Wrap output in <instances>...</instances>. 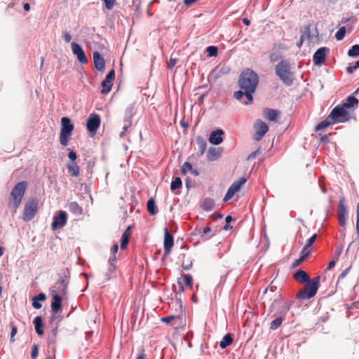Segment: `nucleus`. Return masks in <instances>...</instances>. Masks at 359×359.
Here are the masks:
<instances>
[{
	"label": "nucleus",
	"instance_id": "f257e3e1",
	"mask_svg": "<svg viewBox=\"0 0 359 359\" xmlns=\"http://www.w3.org/2000/svg\"><path fill=\"white\" fill-rule=\"evenodd\" d=\"M259 76L252 69L247 68L241 73L238 85L241 89L245 90V96L247 98L245 102H243L244 105H249L253 102V93L255 92L259 83Z\"/></svg>",
	"mask_w": 359,
	"mask_h": 359
},
{
	"label": "nucleus",
	"instance_id": "f03ea898",
	"mask_svg": "<svg viewBox=\"0 0 359 359\" xmlns=\"http://www.w3.org/2000/svg\"><path fill=\"white\" fill-rule=\"evenodd\" d=\"M275 73L286 86H290L294 80V74L289 60H281L275 67Z\"/></svg>",
	"mask_w": 359,
	"mask_h": 359
},
{
	"label": "nucleus",
	"instance_id": "7ed1b4c3",
	"mask_svg": "<svg viewBox=\"0 0 359 359\" xmlns=\"http://www.w3.org/2000/svg\"><path fill=\"white\" fill-rule=\"evenodd\" d=\"M320 277L317 276L311 281L305 283V286L297 293L296 298L299 300H306L313 297L320 287Z\"/></svg>",
	"mask_w": 359,
	"mask_h": 359
},
{
	"label": "nucleus",
	"instance_id": "20e7f679",
	"mask_svg": "<svg viewBox=\"0 0 359 359\" xmlns=\"http://www.w3.org/2000/svg\"><path fill=\"white\" fill-rule=\"evenodd\" d=\"M27 187V182L26 181L18 182L14 186L11 190L8 201V206L10 208L16 210L19 207L25 195Z\"/></svg>",
	"mask_w": 359,
	"mask_h": 359
},
{
	"label": "nucleus",
	"instance_id": "39448f33",
	"mask_svg": "<svg viewBox=\"0 0 359 359\" xmlns=\"http://www.w3.org/2000/svg\"><path fill=\"white\" fill-rule=\"evenodd\" d=\"M58 280L55 284L50 288V294H57L58 295L65 296L67 294L69 281V275L66 273H60L58 274Z\"/></svg>",
	"mask_w": 359,
	"mask_h": 359
},
{
	"label": "nucleus",
	"instance_id": "423d86ee",
	"mask_svg": "<svg viewBox=\"0 0 359 359\" xmlns=\"http://www.w3.org/2000/svg\"><path fill=\"white\" fill-rule=\"evenodd\" d=\"M74 126L69 117L64 116L61 118V129L60 133V142L62 146H67L69 137L72 135Z\"/></svg>",
	"mask_w": 359,
	"mask_h": 359
},
{
	"label": "nucleus",
	"instance_id": "0eeeda50",
	"mask_svg": "<svg viewBox=\"0 0 359 359\" xmlns=\"http://www.w3.org/2000/svg\"><path fill=\"white\" fill-rule=\"evenodd\" d=\"M328 116L334 123H344L348 120V112L343 106H336Z\"/></svg>",
	"mask_w": 359,
	"mask_h": 359
},
{
	"label": "nucleus",
	"instance_id": "6e6552de",
	"mask_svg": "<svg viewBox=\"0 0 359 359\" xmlns=\"http://www.w3.org/2000/svg\"><path fill=\"white\" fill-rule=\"evenodd\" d=\"M38 200L36 198H29L24 207L23 219L26 222L31 221L37 212Z\"/></svg>",
	"mask_w": 359,
	"mask_h": 359
},
{
	"label": "nucleus",
	"instance_id": "1a4fd4ad",
	"mask_svg": "<svg viewBox=\"0 0 359 359\" xmlns=\"http://www.w3.org/2000/svg\"><path fill=\"white\" fill-rule=\"evenodd\" d=\"M135 114V107L133 105H129L125 111L123 130L120 133V137L123 138L125 136L126 132L131 126L133 123V117Z\"/></svg>",
	"mask_w": 359,
	"mask_h": 359
},
{
	"label": "nucleus",
	"instance_id": "9d476101",
	"mask_svg": "<svg viewBox=\"0 0 359 359\" xmlns=\"http://www.w3.org/2000/svg\"><path fill=\"white\" fill-rule=\"evenodd\" d=\"M67 221V214L64 210H60L57 215L53 217V221L51 224L52 230L55 231L57 229L62 228Z\"/></svg>",
	"mask_w": 359,
	"mask_h": 359
},
{
	"label": "nucleus",
	"instance_id": "9b49d317",
	"mask_svg": "<svg viewBox=\"0 0 359 359\" xmlns=\"http://www.w3.org/2000/svg\"><path fill=\"white\" fill-rule=\"evenodd\" d=\"M255 133L253 139L255 141H259L269 130L267 124L262 120H257L254 124Z\"/></svg>",
	"mask_w": 359,
	"mask_h": 359
},
{
	"label": "nucleus",
	"instance_id": "f8f14e48",
	"mask_svg": "<svg viewBox=\"0 0 359 359\" xmlns=\"http://www.w3.org/2000/svg\"><path fill=\"white\" fill-rule=\"evenodd\" d=\"M337 217L339 225L341 227H344L348 217V210L345 205L344 198L343 197L341 198L339 201Z\"/></svg>",
	"mask_w": 359,
	"mask_h": 359
},
{
	"label": "nucleus",
	"instance_id": "ddd939ff",
	"mask_svg": "<svg viewBox=\"0 0 359 359\" xmlns=\"http://www.w3.org/2000/svg\"><path fill=\"white\" fill-rule=\"evenodd\" d=\"M101 119L98 114H91L86 123V128L88 132L95 133L100 126Z\"/></svg>",
	"mask_w": 359,
	"mask_h": 359
},
{
	"label": "nucleus",
	"instance_id": "4468645a",
	"mask_svg": "<svg viewBox=\"0 0 359 359\" xmlns=\"http://www.w3.org/2000/svg\"><path fill=\"white\" fill-rule=\"evenodd\" d=\"M116 257L111 256L108 259V268L104 273V280L108 281L116 276Z\"/></svg>",
	"mask_w": 359,
	"mask_h": 359
},
{
	"label": "nucleus",
	"instance_id": "2eb2a0df",
	"mask_svg": "<svg viewBox=\"0 0 359 359\" xmlns=\"http://www.w3.org/2000/svg\"><path fill=\"white\" fill-rule=\"evenodd\" d=\"M72 50L73 54L76 56L77 60L81 64L85 65L88 62L86 53L79 44L76 42H72Z\"/></svg>",
	"mask_w": 359,
	"mask_h": 359
},
{
	"label": "nucleus",
	"instance_id": "dca6fc26",
	"mask_svg": "<svg viewBox=\"0 0 359 359\" xmlns=\"http://www.w3.org/2000/svg\"><path fill=\"white\" fill-rule=\"evenodd\" d=\"M329 48L327 47H320L315 52L313 55V61L316 65H322L326 58V55L329 52Z\"/></svg>",
	"mask_w": 359,
	"mask_h": 359
},
{
	"label": "nucleus",
	"instance_id": "f3484780",
	"mask_svg": "<svg viewBox=\"0 0 359 359\" xmlns=\"http://www.w3.org/2000/svg\"><path fill=\"white\" fill-rule=\"evenodd\" d=\"M53 301L51 302V320H53L56 314L61 309L62 297L57 294H50Z\"/></svg>",
	"mask_w": 359,
	"mask_h": 359
},
{
	"label": "nucleus",
	"instance_id": "a211bd4d",
	"mask_svg": "<svg viewBox=\"0 0 359 359\" xmlns=\"http://www.w3.org/2000/svg\"><path fill=\"white\" fill-rule=\"evenodd\" d=\"M174 245V237L169 232L168 228H164V241H163V247H164V253L165 255H168L170 252L171 248Z\"/></svg>",
	"mask_w": 359,
	"mask_h": 359
},
{
	"label": "nucleus",
	"instance_id": "6ab92c4d",
	"mask_svg": "<svg viewBox=\"0 0 359 359\" xmlns=\"http://www.w3.org/2000/svg\"><path fill=\"white\" fill-rule=\"evenodd\" d=\"M94 66L95 69L101 72L105 69V60L98 51H95L93 55Z\"/></svg>",
	"mask_w": 359,
	"mask_h": 359
},
{
	"label": "nucleus",
	"instance_id": "aec40b11",
	"mask_svg": "<svg viewBox=\"0 0 359 359\" xmlns=\"http://www.w3.org/2000/svg\"><path fill=\"white\" fill-rule=\"evenodd\" d=\"M224 134V132L222 129L215 130L210 133L208 140L212 144L219 145L223 142Z\"/></svg>",
	"mask_w": 359,
	"mask_h": 359
},
{
	"label": "nucleus",
	"instance_id": "412c9836",
	"mask_svg": "<svg viewBox=\"0 0 359 359\" xmlns=\"http://www.w3.org/2000/svg\"><path fill=\"white\" fill-rule=\"evenodd\" d=\"M231 71V67L228 65H219L216 67L211 72V76L214 80H217L222 76L228 74Z\"/></svg>",
	"mask_w": 359,
	"mask_h": 359
},
{
	"label": "nucleus",
	"instance_id": "4be33fe9",
	"mask_svg": "<svg viewBox=\"0 0 359 359\" xmlns=\"http://www.w3.org/2000/svg\"><path fill=\"white\" fill-rule=\"evenodd\" d=\"M294 278L299 283H306L307 282L311 281L309 279V276L305 271L299 269L296 271L293 275Z\"/></svg>",
	"mask_w": 359,
	"mask_h": 359
},
{
	"label": "nucleus",
	"instance_id": "5701e85b",
	"mask_svg": "<svg viewBox=\"0 0 359 359\" xmlns=\"http://www.w3.org/2000/svg\"><path fill=\"white\" fill-rule=\"evenodd\" d=\"M196 143L198 147V151L197 154L198 156L203 155L207 148V142L206 140L201 136H198L196 137Z\"/></svg>",
	"mask_w": 359,
	"mask_h": 359
},
{
	"label": "nucleus",
	"instance_id": "b1692460",
	"mask_svg": "<svg viewBox=\"0 0 359 359\" xmlns=\"http://www.w3.org/2000/svg\"><path fill=\"white\" fill-rule=\"evenodd\" d=\"M33 323L34 325V328H35L36 332L39 335L43 334V333H44L43 330V323L42 317L41 316H38L35 317L34 319Z\"/></svg>",
	"mask_w": 359,
	"mask_h": 359
},
{
	"label": "nucleus",
	"instance_id": "393cba45",
	"mask_svg": "<svg viewBox=\"0 0 359 359\" xmlns=\"http://www.w3.org/2000/svg\"><path fill=\"white\" fill-rule=\"evenodd\" d=\"M67 170L71 176L78 177L80 174V168L76 162L68 163Z\"/></svg>",
	"mask_w": 359,
	"mask_h": 359
},
{
	"label": "nucleus",
	"instance_id": "a878e982",
	"mask_svg": "<svg viewBox=\"0 0 359 359\" xmlns=\"http://www.w3.org/2000/svg\"><path fill=\"white\" fill-rule=\"evenodd\" d=\"M46 297L44 293H39L37 295H35L32 299V306L36 309H39L41 308L42 305L40 303L41 301H44Z\"/></svg>",
	"mask_w": 359,
	"mask_h": 359
},
{
	"label": "nucleus",
	"instance_id": "bb28decb",
	"mask_svg": "<svg viewBox=\"0 0 359 359\" xmlns=\"http://www.w3.org/2000/svg\"><path fill=\"white\" fill-rule=\"evenodd\" d=\"M215 203L212 198H205L203 200L201 207L205 211H210V210H213V208H215Z\"/></svg>",
	"mask_w": 359,
	"mask_h": 359
},
{
	"label": "nucleus",
	"instance_id": "cd10ccee",
	"mask_svg": "<svg viewBox=\"0 0 359 359\" xmlns=\"http://www.w3.org/2000/svg\"><path fill=\"white\" fill-rule=\"evenodd\" d=\"M279 116L278 110L273 109H267L265 111V117L271 121H277Z\"/></svg>",
	"mask_w": 359,
	"mask_h": 359
},
{
	"label": "nucleus",
	"instance_id": "c85d7f7f",
	"mask_svg": "<svg viewBox=\"0 0 359 359\" xmlns=\"http://www.w3.org/2000/svg\"><path fill=\"white\" fill-rule=\"evenodd\" d=\"M233 340V339L231 334H226L219 342L220 348L222 349L226 348L227 346H230L232 344Z\"/></svg>",
	"mask_w": 359,
	"mask_h": 359
},
{
	"label": "nucleus",
	"instance_id": "c756f323",
	"mask_svg": "<svg viewBox=\"0 0 359 359\" xmlns=\"http://www.w3.org/2000/svg\"><path fill=\"white\" fill-rule=\"evenodd\" d=\"M177 283L179 286V290L178 292H176V301L177 304H179L180 307L182 308V293L184 291V287L181 278H178Z\"/></svg>",
	"mask_w": 359,
	"mask_h": 359
},
{
	"label": "nucleus",
	"instance_id": "7c9ffc66",
	"mask_svg": "<svg viewBox=\"0 0 359 359\" xmlns=\"http://www.w3.org/2000/svg\"><path fill=\"white\" fill-rule=\"evenodd\" d=\"M147 208L149 213L151 215H155L158 212V208L156 205L154 198H150L147 202Z\"/></svg>",
	"mask_w": 359,
	"mask_h": 359
},
{
	"label": "nucleus",
	"instance_id": "2f4dec72",
	"mask_svg": "<svg viewBox=\"0 0 359 359\" xmlns=\"http://www.w3.org/2000/svg\"><path fill=\"white\" fill-rule=\"evenodd\" d=\"M220 155L221 153L218 149L210 147L207 153V158L209 161H215L219 158Z\"/></svg>",
	"mask_w": 359,
	"mask_h": 359
},
{
	"label": "nucleus",
	"instance_id": "473e14b6",
	"mask_svg": "<svg viewBox=\"0 0 359 359\" xmlns=\"http://www.w3.org/2000/svg\"><path fill=\"white\" fill-rule=\"evenodd\" d=\"M359 102L358 100L353 95H350L347 97L346 102L344 103L343 107L346 109H350L354 105L358 104Z\"/></svg>",
	"mask_w": 359,
	"mask_h": 359
},
{
	"label": "nucleus",
	"instance_id": "72a5a7b5",
	"mask_svg": "<svg viewBox=\"0 0 359 359\" xmlns=\"http://www.w3.org/2000/svg\"><path fill=\"white\" fill-rule=\"evenodd\" d=\"M332 124L334 123L332 122L331 118H329V116H327V117L325 120H323V121L316 125L315 129L316 131H318L327 128L329 126Z\"/></svg>",
	"mask_w": 359,
	"mask_h": 359
},
{
	"label": "nucleus",
	"instance_id": "f704fd0d",
	"mask_svg": "<svg viewBox=\"0 0 359 359\" xmlns=\"http://www.w3.org/2000/svg\"><path fill=\"white\" fill-rule=\"evenodd\" d=\"M247 182V179L244 177H241L239 180L233 182L230 187L235 189L237 192L241 189V187Z\"/></svg>",
	"mask_w": 359,
	"mask_h": 359
},
{
	"label": "nucleus",
	"instance_id": "c9c22d12",
	"mask_svg": "<svg viewBox=\"0 0 359 359\" xmlns=\"http://www.w3.org/2000/svg\"><path fill=\"white\" fill-rule=\"evenodd\" d=\"M182 182L180 177H175L170 184V189L175 191L182 187Z\"/></svg>",
	"mask_w": 359,
	"mask_h": 359
},
{
	"label": "nucleus",
	"instance_id": "e433bc0d",
	"mask_svg": "<svg viewBox=\"0 0 359 359\" xmlns=\"http://www.w3.org/2000/svg\"><path fill=\"white\" fill-rule=\"evenodd\" d=\"M69 210L72 212L79 215L82 212V208L76 202H72L69 205Z\"/></svg>",
	"mask_w": 359,
	"mask_h": 359
},
{
	"label": "nucleus",
	"instance_id": "4c0bfd02",
	"mask_svg": "<svg viewBox=\"0 0 359 359\" xmlns=\"http://www.w3.org/2000/svg\"><path fill=\"white\" fill-rule=\"evenodd\" d=\"M283 320V318L281 316L276 318L273 320L271 321L270 324V329L272 330H277L281 325Z\"/></svg>",
	"mask_w": 359,
	"mask_h": 359
},
{
	"label": "nucleus",
	"instance_id": "58836bf2",
	"mask_svg": "<svg viewBox=\"0 0 359 359\" xmlns=\"http://www.w3.org/2000/svg\"><path fill=\"white\" fill-rule=\"evenodd\" d=\"M101 86H102L101 93L102 94H107L111 90L112 84L109 83L108 82H106L104 80H103L101 83Z\"/></svg>",
	"mask_w": 359,
	"mask_h": 359
},
{
	"label": "nucleus",
	"instance_id": "ea45409f",
	"mask_svg": "<svg viewBox=\"0 0 359 359\" xmlns=\"http://www.w3.org/2000/svg\"><path fill=\"white\" fill-rule=\"evenodd\" d=\"M348 55L349 57H357L359 55V45L355 44L348 51Z\"/></svg>",
	"mask_w": 359,
	"mask_h": 359
},
{
	"label": "nucleus",
	"instance_id": "a19ab883",
	"mask_svg": "<svg viewBox=\"0 0 359 359\" xmlns=\"http://www.w3.org/2000/svg\"><path fill=\"white\" fill-rule=\"evenodd\" d=\"M206 53L209 57H215L218 53V48L215 46H209L206 48Z\"/></svg>",
	"mask_w": 359,
	"mask_h": 359
},
{
	"label": "nucleus",
	"instance_id": "79ce46f5",
	"mask_svg": "<svg viewBox=\"0 0 359 359\" xmlns=\"http://www.w3.org/2000/svg\"><path fill=\"white\" fill-rule=\"evenodd\" d=\"M346 34V27H341L335 34V38L337 41L342 40Z\"/></svg>",
	"mask_w": 359,
	"mask_h": 359
},
{
	"label": "nucleus",
	"instance_id": "37998d69",
	"mask_svg": "<svg viewBox=\"0 0 359 359\" xmlns=\"http://www.w3.org/2000/svg\"><path fill=\"white\" fill-rule=\"evenodd\" d=\"M115 79V70L114 69H111L108 74L106 75L105 79H104L106 82L111 83L113 85V82Z\"/></svg>",
	"mask_w": 359,
	"mask_h": 359
},
{
	"label": "nucleus",
	"instance_id": "c03bdc74",
	"mask_svg": "<svg viewBox=\"0 0 359 359\" xmlns=\"http://www.w3.org/2000/svg\"><path fill=\"white\" fill-rule=\"evenodd\" d=\"M129 243L128 235L127 231H124L121 236L120 247L121 249H124Z\"/></svg>",
	"mask_w": 359,
	"mask_h": 359
},
{
	"label": "nucleus",
	"instance_id": "a18cd8bd",
	"mask_svg": "<svg viewBox=\"0 0 359 359\" xmlns=\"http://www.w3.org/2000/svg\"><path fill=\"white\" fill-rule=\"evenodd\" d=\"M236 192L237 191L235 189H233L231 187H229L227 190V192L226 193V194L224 197L223 201L226 202V201L230 200Z\"/></svg>",
	"mask_w": 359,
	"mask_h": 359
},
{
	"label": "nucleus",
	"instance_id": "49530a36",
	"mask_svg": "<svg viewBox=\"0 0 359 359\" xmlns=\"http://www.w3.org/2000/svg\"><path fill=\"white\" fill-rule=\"evenodd\" d=\"M184 283L187 287H192L193 284V277L191 274H185L184 276Z\"/></svg>",
	"mask_w": 359,
	"mask_h": 359
},
{
	"label": "nucleus",
	"instance_id": "de8ad7c7",
	"mask_svg": "<svg viewBox=\"0 0 359 359\" xmlns=\"http://www.w3.org/2000/svg\"><path fill=\"white\" fill-rule=\"evenodd\" d=\"M191 170H192L191 164L188 161L185 162L182 167V170H181L182 174L186 175L188 171H191Z\"/></svg>",
	"mask_w": 359,
	"mask_h": 359
},
{
	"label": "nucleus",
	"instance_id": "09e8293b",
	"mask_svg": "<svg viewBox=\"0 0 359 359\" xmlns=\"http://www.w3.org/2000/svg\"><path fill=\"white\" fill-rule=\"evenodd\" d=\"M243 95H245V90L243 91L242 89L240 90H237L233 93L234 98L239 100L242 104L243 101H242L241 99L243 98Z\"/></svg>",
	"mask_w": 359,
	"mask_h": 359
},
{
	"label": "nucleus",
	"instance_id": "8fccbe9b",
	"mask_svg": "<svg viewBox=\"0 0 359 359\" xmlns=\"http://www.w3.org/2000/svg\"><path fill=\"white\" fill-rule=\"evenodd\" d=\"M211 228L210 226H206L203 229V233L201 235V238L202 240H208L211 236H208L207 234L211 231Z\"/></svg>",
	"mask_w": 359,
	"mask_h": 359
},
{
	"label": "nucleus",
	"instance_id": "3c124183",
	"mask_svg": "<svg viewBox=\"0 0 359 359\" xmlns=\"http://www.w3.org/2000/svg\"><path fill=\"white\" fill-rule=\"evenodd\" d=\"M39 354V346L37 344H34L32 348L31 358L32 359H36Z\"/></svg>",
	"mask_w": 359,
	"mask_h": 359
},
{
	"label": "nucleus",
	"instance_id": "603ef678",
	"mask_svg": "<svg viewBox=\"0 0 359 359\" xmlns=\"http://www.w3.org/2000/svg\"><path fill=\"white\" fill-rule=\"evenodd\" d=\"M359 68V60H357L355 62V65L351 66V65H349L346 67V72L348 74H352L353 72V71L356 69Z\"/></svg>",
	"mask_w": 359,
	"mask_h": 359
},
{
	"label": "nucleus",
	"instance_id": "864d4df0",
	"mask_svg": "<svg viewBox=\"0 0 359 359\" xmlns=\"http://www.w3.org/2000/svg\"><path fill=\"white\" fill-rule=\"evenodd\" d=\"M306 258V255H301L300 257L292 263V267H297Z\"/></svg>",
	"mask_w": 359,
	"mask_h": 359
},
{
	"label": "nucleus",
	"instance_id": "5fc2aeb1",
	"mask_svg": "<svg viewBox=\"0 0 359 359\" xmlns=\"http://www.w3.org/2000/svg\"><path fill=\"white\" fill-rule=\"evenodd\" d=\"M62 35L65 43H68L71 41L72 36L67 30H63Z\"/></svg>",
	"mask_w": 359,
	"mask_h": 359
},
{
	"label": "nucleus",
	"instance_id": "6e6d98bb",
	"mask_svg": "<svg viewBox=\"0 0 359 359\" xmlns=\"http://www.w3.org/2000/svg\"><path fill=\"white\" fill-rule=\"evenodd\" d=\"M356 233L359 237V203L356 206Z\"/></svg>",
	"mask_w": 359,
	"mask_h": 359
},
{
	"label": "nucleus",
	"instance_id": "4d7b16f0",
	"mask_svg": "<svg viewBox=\"0 0 359 359\" xmlns=\"http://www.w3.org/2000/svg\"><path fill=\"white\" fill-rule=\"evenodd\" d=\"M317 238V234H313L311 237H310L307 241H306V245H304V247L309 248L316 241Z\"/></svg>",
	"mask_w": 359,
	"mask_h": 359
},
{
	"label": "nucleus",
	"instance_id": "13d9d810",
	"mask_svg": "<svg viewBox=\"0 0 359 359\" xmlns=\"http://www.w3.org/2000/svg\"><path fill=\"white\" fill-rule=\"evenodd\" d=\"M351 266H349L348 267L347 269H344L338 276V281H339L340 280H342L344 279L346 276L347 274L349 273L350 270H351Z\"/></svg>",
	"mask_w": 359,
	"mask_h": 359
},
{
	"label": "nucleus",
	"instance_id": "bf43d9fd",
	"mask_svg": "<svg viewBox=\"0 0 359 359\" xmlns=\"http://www.w3.org/2000/svg\"><path fill=\"white\" fill-rule=\"evenodd\" d=\"M105 4V7L108 10H111L114 6L115 0H103Z\"/></svg>",
	"mask_w": 359,
	"mask_h": 359
},
{
	"label": "nucleus",
	"instance_id": "052dcab7",
	"mask_svg": "<svg viewBox=\"0 0 359 359\" xmlns=\"http://www.w3.org/2000/svg\"><path fill=\"white\" fill-rule=\"evenodd\" d=\"M18 332V328L15 325H11V341H14V337Z\"/></svg>",
	"mask_w": 359,
	"mask_h": 359
},
{
	"label": "nucleus",
	"instance_id": "680f3d73",
	"mask_svg": "<svg viewBox=\"0 0 359 359\" xmlns=\"http://www.w3.org/2000/svg\"><path fill=\"white\" fill-rule=\"evenodd\" d=\"M319 136V138H320V141L321 143H327L329 142V137L327 135H325V134H319L318 135Z\"/></svg>",
	"mask_w": 359,
	"mask_h": 359
},
{
	"label": "nucleus",
	"instance_id": "e2e57ef3",
	"mask_svg": "<svg viewBox=\"0 0 359 359\" xmlns=\"http://www.w3.org/2000/svg\"><path fill=\"white\" fill-rule=\"evenodd\" d=\"M68 157L70 159V162H75L77 158V154L75 151L72 150L69 152Z\"/></svg>",
	"mask_w": 359,
	"mask_h": 359
},
{
	"label": "nucleus",
	"instance_id": "0e129e2a",
	"mask_svg": "<svg viewBox=\"0 0 359 359\" xmlns=\"http://www.w3.org/2000/svg\"><path fill=\"white\" fill-rule=\"evenodd\" d=\"M175 318V316H165L164 318H162L161 319V320L165 323H170L172 320H174Z\"/></svg>",
	"mask_w": 359,
	"mask_h": 359
},
{
	"label": "nucleus",
	"instance_id": "69168bd1",
	"mask_svg": "<svg viewBox=\"0 0 359 359\" xmlns=\"http://www.w3.org/2000/svg\"><path fill=\"white\" fill-rule=\"evenodd\" d=\"M177 61V59L170 58V60L167 63L168 68H169V69L172 68L175 65Z\"/></svg>",
	"mask_w": 359,
	"mask_h": 359
},
{
	"label": "nucleus",
	"instance_id": "338daca9",
	"mask_svg": "<svg viewBox=\"0 0 359 359\" xmlns=\"http://www.w3.org/2000/svg\"><path fill=\"white\" fill-rule=\"evenodd\" d=\"M292 302H287L283 306V311L281 312L283 314H285L290 309Z\"/></svg>",
	"mask_w": 359,
	"mask_h": 359
},
{
	"label": "nucleus",
	"instance_id": "774afa93",
	"mask_svg": "<svg viewBox=\"0 0 359 359\" xmlns=\"http://www.w3.org/2000/svg\"><path fill=\"white\" fill-rule=\"evenodd\" d=\"M269 57H270V60L272 62H274L278 61V60L279 59V55L276 53H271Z\"/></svg>",
	"mask_w": 359,
	"mask_h": 359
}]
</instances>
